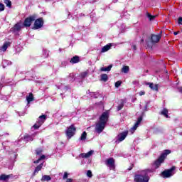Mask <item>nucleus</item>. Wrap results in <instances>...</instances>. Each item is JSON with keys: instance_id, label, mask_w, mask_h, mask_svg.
<instances>
[{"instance_id": "obj_1", "label": "nucleus", "mask_w": 182, "mask_h": 182, "mask_svg": "<svg viewBox=\"0 0 182 182\" xmlns=\"http://www.w3.org/2000/svg\"><path fill=\"white\" fill-rule=\"evenodd\" d=\"M171 153V151L166 149L159 156V158L152 164L151 168H146L139 171L137 174L134 176L135 182H149L150 181V173H154L156 168H159L161 166V163H164V159L168 154Z\"/></svg>"}, {"instance_id": "obj_2", "label": "nucleus", "mask_w": 182, "mask_h": 182, "mask_svg": "<svg viewBox=\"0 0 182 182\" xmlns=\"http://www.w3.org/2000/svg\"><path fill=\"white\" fill-rule=\"evenodd\" d=\"M109 122V112L106 111L103 112L100 117L99 121L95 124V132L100 134L103 130H105V127H106V124Z\"/></svg>"}, {"instance_id": "obj_3", "label": "nucleus", "mask_w": 182, "mask_h": 182, "mask_svg": "<svg viewBox=\"0 0 182 182\" xmlns=\"http://www.w3.org/2000/svg\"><path fill=\"white\" fill-rule=\"evenodd\" d=\"M174 170H176V166H173L171 168L164 171L161 174L162 176L164 178H168L169 177H171L172 176H174L175 172Z\"/></svg>"}, {"instance_id": "obj_4", "label": "nucleus", "mask_w": 182, "mask_h": 182, "mask_svg": "<svg viewBox=\"0 0 182 182\" xmlns=\"http://www.w3.org/2000/svg\"><path fill=\"white\" fill-rule=\"evenodd\" d=\"M46 120V115H41L37 122L33 126V129L35 130H37L43 123H45V121Z\"/></svg>"}, {"instance_id": "obj_5", "label": "nucleus", "mask_w": 182, "mask_h": 182, "mask_svg": "<svg viewBox=\"0 0 182 182\" xmlns=\"http://www.w3.org/2000/svg\"><path fill=\"white\" fill-rule=\"evenodd\" d=\"M75 132H76V128L75 127V126L71 125L67 129L65 132V134L68 139H72V137L75 136Z\"/></svg>"}, {"instance_id": "obj_6", "label": "nucleus", "mask_w": 182, "mask_h": 182, "mask_svg": "<svg viewBox=\"0 0 182 182\" xmlns=\"http://www.w3.org/2000/svg\"><path fill=\"white\" fill-rule=\"evenodd\" d=\"M36 19V16L33 15L30 16L29 17H27L23 22V26L26 28H29L31 25H32V23Z\"/></svg>"}, {"instance_id": "obj_7", "label": "nucleus", "mask_w": 182, "mask_h": 182, "mask_svg": "<svg viewBox=\"0 0 182 182\" xmlns=\"http://www.w3.org/2000/svg\"><path fill=\"white\" fill-rule=\"evenodd\" d=\"M127 134H129V132L127 131H124L122 133H119L117 135V136L116 137L115 142L117 144H119V143L123 141V140H124V139H126V137H127Z\"/></svg>"}, {"instance_id": "obj_8", "label": "nucleus", "mask_w": 182, "mask_h": 182, "mask_svg": "<svg viewBox=\"0 0 182 182\" xmlns=\"http://www.w3.org/2000/svg\"><path fill=\"white\" fill-rule=\"evenodd\" d=\"M42 26H43V18H39L35 21L33 29H41Z\"/></svg>"}, {"instance_id": "obj_9", "label": "nucleus", "mask_w": 182, "mask_h": 182, "mask_svg": "<svg viewBox=\"0 0 182 182\" xmlns=\"http://www.w3.org/2000/svg\"><path fill=\"white\" fill-rule=\"evenodd\" d=\"M105 164L110 170H114V159L113 158L107 159L105 161Z\"/></svg>"}, {"instance_id": "obj_10", "label": "nucleus", "mask_w": 182, "mask_h": 182, "mask_svg": "<svg viewBox=\"0 0 182 182\" xmlns=\"http://www.w3.org/2000/svg\"><path fill=\"white\" fill-rule=\"evenodd\" d=\"M141 122H143V117L141 116V117H138L136 122L135 123L134 127L132 128H131L132 133H134V132H136V130H137V127H139V126H140V123H141Z\"/></svg>"}, {"instance_id": "obj_11", "label": "nucleus", "mask_w": 182, "mask_h": 182, "mask_svg": "<svg viewBox=\"0 0 182 182\" xmlns=\"http://www.w3.org/2000/svg\"><path fill=\"white\" fill-rule=\"evenodd\" d=\"M93 153H95V151L90 150L87 153L80 154V157H82V159H89V157H91V156H93Z\"/></svg>"}, {"instance_id": "obj_12", "label": "nucleus", "mask_w": 182, "mask_h": 182, "mask_svg": "<svg viewBox=\"0 0 182 182\" xmlns=\"http://www.w3.org/2000/svg\"><path fill=\"white\" fill-rule=\"evenodd\" d=\"M160 39H161V36L160 35L152 34L151 36V41L152 43H157V42H159Z\"/></svg>"}, {"instance_id": "obj_13", "label": "nucleus", "mask_w": 182, "mask_h": 182, "mask_svg": "<svg viewBox=\"0 0 182 182\" xmlns=\"http://www.w3.org/2000/svg\"><path fill=\"white\" fill-rule=\"evenodd\" d=\"M9 46H11V42L7 41L5 42L3 46L1 47L0 50L1 52H6V49H8V48H9Z\"/></svg>"}, {"instance_id": "obj_14", "label": "nucleus", "mask_w": 182, "mask_h": 182, "mask_svg": "<svg viewBox=\"0 0 182 182\" xmlns=\"http://www.w3.org/2000/svg\"><path fill=\"white\" fill-rule=\"evenodd\" d=\"M22 29V26H21L20 23H16L12 28L11 31L14 33H16V32H19Z\"/></svg>"}, {"instance_id": "obj_15", "label": "nucleus", "mask_w": 182, "mask_h": 182, "mask_svg": "<svg viewBox=\"0 0 182 182\" xmlns=\"http://www.w3.org/2000/svg\"><path fill=\"white\" fill-rule=\"evenodd\" d=\"M80 60V58H79V56L75 55L71 58V60H70V63L75 65V63H79Z\"/></svg>"}, {"instance_id": "obj_16", "label": "nucleus", "mask_w": 182, "mask_h": 182, "mask_svg": "<svg viewBox=\"0 0 182 182\" xmlns=\"http://www.w3.org/2000/svg\"><path fill=\"white\" fill-rule=\"evenodd\" d=\"M112 48V43L107 44L104 47H102L101 50L102 53H105V52H107V50H109V49Z\"/></svg>"}, {"instance_id": "obj_17", "label": "nucleus", "mask_w": 182, "mask_h": 182, "mask_svg": "<svg viewBox=\"0 0 182 182\" xmlns=\"http://www.w3.org/2000/svg\"><path fill=\"white\" fill-rule=\"evenodd\" d=\"M57 87L58 89H60V90H63V92H66V90H69V89H70V87L64 85H57Z\"/></svg>"}, {"instance_id": "obj_18", "label": "nucleus", "mask_w": 182, "mask_h": 182, "mask_svg": "<svg viewBox=\"0 0 182 182\" xmlns=\"http://www.w3.org/2000/svg\"><path fill=\"white\" fill-rule=\"evenodd\" d=\"M161 114L162 116H164L166 119H170V117L168 116V109L166 108H164L163 110L161 112Z\"/></svg>"}, {"instance_id": "obj_19", "label": "nucleus", "mask_w": 182, "mask_h": 182, "mask_svg": "<svg viewBox=\"0 0 182 182\" xmlns=\"http://www.w3.org/2000/svg\"><path fill=\"white\" fill-rule=\"evenodd\" d=\"M112 68H113V65H109L107 67H102L101 68V72H110V70H112Z\"/></svg>"}, {"instance_id": "obj_20", "label": "nucleus", "mask_w": 182, "mask_h": 182, "mask_svg": "<svg viewBox=\"0 0 182 182\" xmlns=\"http://www.w3.org/2000/svg\"><path fill=\"white\" fill-rule=\"evenodd\" d=\"M16 153L15 152H10V160L11 163H15V159H16Z\"/></svg>"}, {"instance_id": "obj_21", "label": "nucleus", "mask_w": 182, "mask_h": 182, "mask_svg": "<svg viewBox=\"0 0 182 182\" xmlns=\"http://www.w3.org/2000/svg\"><path fill=\"white\" fill-rule=\"evenodd\" d=\"M36 134L29 136V135H26L24 136V140H26L27 141H33V137H35Z\"/></svg>"}, {"instance_id": "obj_22", "label": "nucleus", "mask_w": 182, "mask_h": 182, "mask_svg": "<svg viewBox=\"0 0 182 182\" xmlns=\"http://www.w3.org/2000/svg\"><path fill=\"white\" fill-rule=\"evenodd\" d=\"M42 167H43V164H41L40 165H38V166L35 168L33 175L35 176V174L39 173V171H41V170H42Z\"/></svg>"}, {"instance_id": "obj_23", "label": "nucleus", "mask_w": 182, "mask_h": 182, "mask_svg": "<svg viewBox=\"0 0 182 182\" xmlns=\"http://www.w3.org/2000/svg\"><path fill=\"white\" fill-rule=\"evenodd\" d=\"M50 180H52V178L50 177V176H48V175H44L41 178V181L43 182L50 181Z\"/></svg>"}, {"instance_id": "obj_24", "label": "nucleus", "mask_w": 182, "mask_h": 182, "mask_svg": "<svg viewBox=\"0 0 182 182\" xmlns=\"http://www.w3.org/2000/svg\"><path fill=\"white\" fill-rule=\"evenodd\" d=\"M9 175H1L0 176V180H1L2 181H8V180H9Z\"/></svg>"}, {"instance_id": "obj_25", "label": "nucleus", "mask_w": 182, "mask_h": 182, "mask_svg": "<svg viewBox=\"0 0 182 182\" xmlns=\"http://www.w3.org/2000/svg\"><path fill=\"white\" fill-rule=\"evenodd\" d=\"M12 63L8 60H4L2 62L3 68H6V66H9Z\"/></svg>"}, {"instance_id": "obj_26", "label": "nucleus", "mask_w": 182, "mask_h": 182, "mask_svg": "<svg viewBox=\"0 0 182 182\" xmlns=\"http://www.w3.org/2000/svg\"><path fill=\"white\" fill-rule=\"evenodd\" d=\"M149 85L150 89H151L152 90H155L156 92L159 90V87L157 86V85H154L153 83H149Z\"/></svg>"}, {"instance_id": "obj_27", "label": "nucleus", "mask_w": 182, "mask_h": 182, "mask_svg": "<svg viewBox=\"0 0 182 182\" xmlns=\"http://www.w3.org/2000/svg\"><path fill=\"white\" fill-rule=\"evenodd\" d=\"M26 100L28 103L30 102H33V94H32V92H30L29 95L26 97Z\"/></svg>"}, {"instance_id": "obj_28", "label": "nucleus", "mask_w": 182, "mask_h": 182, "mask_svg": "<svg viewBox=\"0 0 182 182\" xmlns=\"http://www.w3.org/2000/svg\"><path fill=\"white\" fill-rule=\"evenodd\" d=\"M130 70V68L127 65H124L122 68V73H129V71Z\"/></svg>"}, {"instance_id": "obj_29", "label": "nucleus", "mask_w": 182, "mask_h": 182, "mask_svg": "<svg viewBox=\"0 0 182 182\" xmlns=\"http://www.w3.org/2000/svg\"><path fill=\"white\" fill-rule=\"evenodd\" d=\"M87 136V134L86 133V132H83L82 134H81L80 140H81V141H85L86 140Z\"/></svg>"}, {"instance_id": "obj_30", "label": "nucleus", "mask_w": 182, "mask_h": 182, "mask_svg": "<svg viewBox=\"0 0 182 182\" xmlns=\"http://www.w3.org/2000/svg\"><path fill=\"white\" fill-rule=\"evenodd\" d=\"M89 73L87 71H84L80 74V79H85Z\"/></svg>"}, {"instance_id": "obj_31", "label": "nucleus", "mask_w": 182, "mask_h": 182, "mask_svg": "<svg viewBox=\"0 0 182 182\" xmlns=\"http://www.w3.org/2000/svg\"><path fill=\"white\" fill-rule=\"evenodd\" d=\"M48 56H49V50L43 49V58H48Z\"/></svg>"}, {"instance_id": "obj_32", "label": "nucleus", "mask_w": 182, "mask_h": 182, "mask_svg": "<svg viewBox=\"0 0 182 182\" xmlns=\"http://www.w3.org/2000/svg\"><path fill=\"white\" fill-rule=\"evenodd\" d=\"M108 79H109V77H107V74L101 75V80H102L103 82H107Z\"/></svg>"}, {"instance_id": "obj_33", "label": "nucleus", "mask_w": 182, "mask_h": 182, "mask_svg": "<svg viewBox=\"0 0 182 182\" xmlns=\"http://www.w3.org/2000/svg\"><path fill=\"white\" fill-rule=\"evenodd\" d=\"M146 16L148 18H149V21H154L156 16H152L150 14V13H146Z\"/></svg>"}, {"instance_id": "obj_34", "label": "nucleus", "mask_w": 182, "mask_h": 182, "mask_svg": "<svg viewBox=\"0 0 182 182\" xmlns=\"http://www.w3.org/2000/svg\"><path fill=\"white\" fill-rule=\"evenodd\" d=\"M70 82H75V74L70 73L68 77Z\"/></svg>"}, {"instance_id": "obj_35", "label": "nucleus", "mask_w": 182, "mask_h": 182, "mask_svg": "<svg viewBox=\"0 0 182 182\" xmlns=\"http://www.w3.org/2000/svg\"><path fill=\"white\" fill-rule=\"evenodd\" d=\"M4 4L8 6V8H11L12 6V2L9 0L4 1Z\"/></svg>"}, {"instance_id": "obj_36", "label": "nucleus", "mask_w": 182, "mask_h": 182, "mask_svg": "<svg viewBox=\"0 0 182 182\" xmlns=\"http://www.w3.org/2000/svg\"><path fill=\"white\" fill-rule=\"evenodd\" d=\"M45 155H42L38 160L34 161V164H38V163H39V161H41V160H45Z\"/></svg>"}, {"instance_id": "obj_37", "label": "nucleus", "mask_w": 182, "mask_h": 182, "mask_svg": "<svg viewBox=\"0 0 182 182\" xmlns=\"http://www.w3.org/2000/svg\"><path fill=\"white\" fill-rule=\"evenodd\" d=\"M90 96L91 97H94V99H97V97H99V94L96 92H92Z\"/></svg>"}, {"instance_id": "obj_38", "label": "nucleus", "mask_w": 182, "mask_h": 182, "mask_svg": "<svg viewBox=\"0 0 182 182\" xmlns=\"http://www.w3.org/2000/svg\"><path fill=\"white\" fill-rule=\"evenodd\" d=\"M124 107V104L122 102L117 106V111L119 112V110L122 109Z\"/></svg>"}, {"instance_id": "obj_39", "label": "nucleus", "mask_w": 182, "mask_h": 182, "mask_svg": "<svg viewBox=\"0 0 182 182\" xmlns=\"http://www.w3.org/2000/svg\"><path fill=\"white\" fill-rule=\"evenodd\" d=\"M5 11V5L2 3H0V11Z\"/></svg>"}, {"instance_id": "obj_40", "label": "nucleus", "mask_w": 182, "mask_h": 182, "mask_svg": "<svg viewBox=\"0 0 182 182\" xmlns=\"http://www.w3.org/2000/svg\"><path fill=\"white\" fill-rule=\"evenodd\" d=\"M87 177L91 178V177L93 176V175L92 174V171L88 170V171H87Z\"/></svg>"}, {"instance_id": "obj_41", "label": "nucleus", "mask_w": 182, "mask_h": 182, "mask_svg": "<svg viewBox=\"0 0 182 182\" xmlns=\"http://www.w3.org/2000/svg\"><path fill=\"white\" fill-rule=\"evenodd\" d=\"M122 85V81H117L115 82V87H119Z\"/></svg>"}, {"instance_id": "obj_42", "label": "nucleus", "mask_w": 182, "mask_h": 182, "mask_svg": "<svg viewBox=\"0 0 182 182\" xmlns=\"http://www.w3.org/2000/svg\"><path fill=\"white\" fill-rule=\"evenodd\" d=\"M36 154L38 156L42 154V150H41V149H37V150H36Z\"/></svg>"}, {"instance_id": "obj_43", "label": "nucleus", "mask_w": 182, "mask_h": 182, "mask_svg": "<svg viewBox=\"0 0 182 182\" xmlns=\"http://www.w3.org/2000/svg\"><path fill=\"white\" fill-rule=\"evenodd\" d=\"M178 25H182V17L178 18Z\"/></svg>"}, {"instance_id": "obj_44", "label": "nucleus", "mask_w": 182, "mask_h": 182, "mask_svg": "<svg viewBox=\"0 0 182 182\" xmlns=\"http://www.w3.org/2000/svg\"><path fill=\"white\" fill-rule=\"evenodd\" d=\"M139 96H144L146 95V92L144 91H140L139 92Z\"/></svg>"}, {"instance_id": "obj_45", "label": "nucleus", "mask_w": 182, "mask_h": 182, "mask_svg": "<svg viewBox=\"0 0 182 182\" xmlns=\"http://www.w3.org/2000/svg\"><path fill=\"white\" fill-rule=\"evenodd\" d=\"M63 180H66L68 178V172L64 173V176L63 177Z\"/></svg>"}, {"instance_id": "obj_46", "label": "nucleus", "mask_w": 182, "mask_h": 182, "mask_svg": "<svg viewBox=\"0 0 182 182\" xmlns=\"http://www.w3.org/2000/svg\"><path fill=\"white\" fill-rule=\"evenodd\" d=\"M132 48L133 50H137V47L136 46V45L132 44Z\"/></svg>"}, {"instance_id": "obj_47", "label": "nucleus", "mask_w": 182, "mask_h": 182, "mask_svg": "<svg viewBox=\"0 0 182 182\" xmlns=\"http://www.w3.org/2000/svg\"><path fill=\"white\" fill-rule=\"evenodd\" d=\"M73 179H72V178H68L66 181V182H73Z\"/></svg>"}, {"instance_id": "obj_48", "label": "nucleus", "mask_w": 182, "mask_h": 182, "mask_svg": "<svg viewBox=\"0 0 182 182\" xmlns=\"http://www.w3.org/2000/svg\"><path fill=\"white\" fill-rule=\"evenodd\" d=\"M9 170H12L14 168V164L11 166H9Z\"/></svg>"}, {"instance_id": "obj_49", "label": "nucleus", "mask_w": 182, "mask_h": 182, "mask_svg": "<svg viewBox=\"0 0 182 182\" xmlns=\"http://www.w3.org/2000/svg\"><path fill=\"white\" fill-rule=\"evenodd\" d=\"M88 2H90V4H93V2H95V0H87Z\"/></svg>"}, {"instance_id": "obj_50", "label": "nucleus", "mask_w": 182, "mask_h": 182, "mask_svg": "<svg viewBox=\"0 0 182 182\" xmlns=\"http://www.w3.org/2000/svg\"><path fill=\"white\" fill-rule=\"evenodd\" d=\"M178 91L180 92V93H182V87H180L178 88Z\"/></svg>"}, {"instance_id": "obj_51", "label": "nucleus", "mask_w": 182, "mask_h": 182, "mask_svg": "<svg viewBox=\"0 0 182 182\" xmlns=\"http://www.w3.org/2000/svg\"><path fill=\"white\" fill-rule=\"evenodd\" d=\"M5 134H6L7 136H9V134L6 133V134H0V137H2V136H5Z\"/></svg>"}, {"instance_id": "obj_52", "label": "nucleus", "mask_w": 182, "mask_h": 182, "mask_svg": "<svg viewBox=\"0 0 182 182\" xmlns=\"http://www.w3.org/2000/svg\"><path fill=\"white\" fill-rule=\"evenodd\" d=\"M173 35H175V36L178 35V31H175V32L173 33Z\"/></svg>"}, {"instance_id": "obj_53", "label": "nucleus", "mask_w": 182, "mask_h": 182, "mask_svg": "<svg viewBox=\"0 0 182 182\" xmlns=\"http://www.w3.org/2000/svg\"><path fill=\"white\" fill-rule=\"evenodd\" d=\"M2 146H3L4 147H5V146H6V142H3V143H2Z\"/></svg>"}, {"instance_id": "obj_54", "label": "nucleus", "mask_w": 182, "mask_h": 182, "mask_svg": "<svg viewBox=\"0 0 182 182\" xmlns=\"http://www.w3.org/2000/svg\"><path fill=\"white\" fill-rule=\"evenodd\" d=\"M119 0H114V3L116 4V2H118Z\"/></svg>"}, {"instance_id": "obj_55", "label": "nucleus", "mask_w": 182, "mask_h": 182, "mask_svg": "<svg viewBox=\"0 0 182 182\" xmlns=\"http://www.w3.org/2000/svg\"><path fill=\"white\" fill-rule=\"evenodd\" d=\"M3 86L2 84L0 83V89H2Z\"/></svg>"}, {"instance_id": "obj_56", "label": "nucleus", "mask_w": 182, "mask_h": 182, "mask_svg": "<svg viewBox=\"0 0 182 182\" xmlns=\"http://www.w3.org/2000/svg\"><path fill=\"white\" fill-rule=\"evenodd\" d=\"M80 16H85V14H80Z\"/></svg>"}, {"instance_id": "obj_57", "label": "nucleus", "mask_w": 182, "mask_h": 182, "mask_svg": "<svg viewBox=\"0 0 182 182\" xmlns=\"http://www.w3.org/2000/svg\"><path fill=\"white\" fill-rule=\"evenodd\" d=\"M46 2H49V1H50V0H46Z\"/></svg>"}, {"instance_id": "obj_58", "label": "nucleus", "mask_w": 182, "mask_h": 182, "mask_svg": "<svg viewBox=\"0 0 182 182\" xmlns=\"http://www.w3.org/2000/svg\"><path fill=\"white\" fill-rule=\"evenodd\" d=\"M62 66H63V62L61 63Z\"/></svg>"}, {"instance_id": "obj_59", "label": "nucleus", "mask_w": 182, "mask_h": 182, "mask_svg": "<svg viewBox=\"0 0 182 182\" xmlns=\"http://www.w3.org/2000/svg\"><path fill=\"white\" fill-rule=\"evenodd\" d=\"M141 42H144V40L141 39Z\"/></svg>"}, {"instance_id": "obj_60", "label": "nucleus", "mask_w": 182, "mask_h": 182, "mask_svg": "<svg viewBox=\"0 0 182 182\" xmlns=\"http://www.w3.org/2000/svg\"><path fill=\"white\" fill-rule=\"evenodd\" d=\"M1 96H2V95L0 94V97H1Z\"/></svg>"}]
</instances>
